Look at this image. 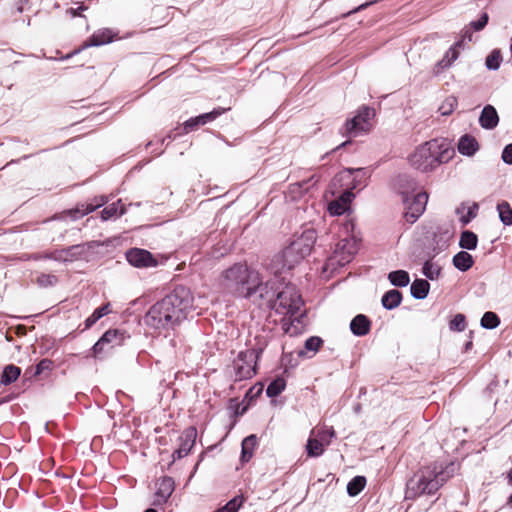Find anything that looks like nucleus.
<instances>
[{"label": "nucleus", "instance_id": "1", "mask_svg": "<svg viewBox=\"0 0 512 512\" xmlns=\"http://www.w3.org/2000/svg\"><path fill=\"white\" fill-rule=\"evenodd\" d=\"M194 297L190 289L176 286L170 293L153 304L144 316L147 326L154 329H174L193 308Z\"/></svg>", "mask_w": 512, "mask_h": 512}, {"label": "nucleus", "instance_id": "2", "mask_svg": "<svg viewBox=\"0 0 512 512\" xmlns=\"http://www.w3.org/2000/svg\"><path fill=\"white\" fill-rule=\"evenodd\" d=\"M457 465L450 462L443 466L438 462L421 466L406 482L405 499L415 500L424 495H434L454 476Z\"/></svg>", "mask_w": 512, "mask_h": 512}, {"label": "nucleus", "instance_id": "3", "mask_svg": "<svg viewBox=\"0 0 512 512\" xmlns=\"http://www.w3.org/2000/svg\"><path fill=\"white\" fill-rule=\"evenodd\" d=\"M454 154L446 144L432 139L420 145L409 157L410 164L417 170L428 172L448 162Z\"/></svg>", "mask_w": 512, "mask_h": 512}, {"label": "nucleus", "instance_id": "4", "mask_svg": "<svg viewBox=\"0 0 512 512\" xmlns=\"http://www.w3.org/2000/svg\"><path fill=\"white\" fill-rule=\"evenodd\" d=\"M257 271L249 269L247 265L236 263L223 271L221 286L233 296L249 298L250 284H255Z\"/></svg>", "mask_w": 512, "mask_h": 512}, {"label": "nucleus", "instance_id": "5", "mask_svg": "<svg viewBox=\"0 0 512 512\" xmlns=\"http://www.w3.org/2000/svg\"><path fill=\"white\" fill-rule=\"evenodd\" d=\"M255 341L253 348L239 352L233 361L235 381L250 379L256 374L257 360L267 346V340L264 336L257 335Z\"/></svg>", "mask_w": 512, "mask_h": 512}, {"label": "nucleus", "instance_id": "6", "mask_svg": "<svg viewBox=\"0 0 512 512\" xmlns=\"http://www.w3.org/2000/svg\"><path fill=\"white\" fill-rule=\"evenodd\" d=\"M317 233L313 228L305 229L300 236L293 240L282 252L283 265L293 268L302 259L308 256L316 242Z\"/></svg>", "mask_w": 512, "mask_h": 512}, {"label": "nucleus", "instance_id": "7", "mask_svg": "<svg viewBox=\"0 0 512 512\" xmlns=\"http://www.w3.org/2000/svg\"><path fill=\"white\" fill-rule=\"evenodd\" d=\"M303 304L297 288L294 285H286L282 291L277 293L272 307L279 314L297 318Z\"/></svg>", "mask_w": 512, "mask_h": 512}, {"label": "nucleus", "instance_id": "8", "mask_svg": "<svg viewBox=\"0 0 512 512\" xmlns=\"http://www.w3.org/2000/svg\"><path fill=\"white\" fill-rule=\"evenodd\" d=\"M375 116V110L369 106L363 105L361 106L357 114L348 119L344 124V131H342L343 135L348 136H357L360 133L368 132L370 130L371 124L370 120Z\"/></svg>", "mask_w": 512, "mask_h": 512}, {"label": "nucleus", "instance_id": "9", "mask_svg": "<svg viewBox=\"0 0 512 512\" xmlns=\"http://www.w3.org/2000/svg\"><path fill=\"white\" fill-rule=\"evenodd\" d=\"M357 244L353 239H341L335 245L333 254L329 258L331 266L343 267L348 264L357 252Z\"/></svg>", "mask_w": 512, "mask_h": 512}, {"label": "nucleus", "instance_id": "10", "mask_svg": "<svg viewBox=\"0 0 512 512\" xmlns=\"http://www.w3.org/2000/svg\"><path fill=\"white\" fill-rule=\"evenodd\" d=\"M428 202V194L418 192L415 195L408 197V200L403 201L405 206L404 218L406 222L413 224L424 213Z\"/></svg>", "mask_w": 512, "mask_h": 512}, {"label": "nucleus", "instance_id": "11", "mask_svg": "<svg viewBox=\"0 0 512 512\" xmlns=\"http://www.w3.org/2000/svg\"><path fill=\"white\" fill-rule=\"evenodd\" d=\"M124 339L125 335L119 329L107 330L92 347L94 356L98 357L105 350L121 345Z\"/></svg>", "mask_w": 512, "mask_h": 512}, {"label": "nucleus", "instance_id": "12", "mask_svg": "<svg viewBox=\"0 0 512 512\" xmlns=\"http://www.w3.org/2000/svg\"><path fill=\"white\" fill-rule=\"evenodd\" d=\"M125 256L128 263L137 268H149L158 265L157 259L151 252L145 249L131 248L126 252Z\"/></svg>", "mask_w": 512, "mask_h": 512}, {"label": "nucleus", "instance_id": "13", "mask_svg": "<svg viewBox=\"0 0 512 512\" xmlns=\"http://www.w3.org/2000/svg\"><path fill=\"white\" fill-rule=\"evenodd\" d=\"M249 288H251L249 291V298L257 294L260 299L266 300L269 303L274 299L275 293L273 291V285L270 282L264 283L258 272L256 283L250 284Z\"/></svg>", "mask_w": 512, "mask_h": 512}, {"label": "nucleus", "instance_id": "14", "mask_svg": "<svg viewBox=\"0 0 512 512\" xmlns=\"http://www.w3.org/2000/svg\"><path fill=\"white\" fill-rule=\"evenodd\" d=\"M395 187L402 196V201L408 200V197L415 195L418 185L414 178L407 174L398 175L395 180Z\"/></svg>", "mask_w": 512, "mask_h": 512}, {"label": "nucleus", "instance_id": "15", "mask_svg": "<svg viewBox=\"0 0 512 512\" xmlns=\"http://www.w3.org/2000/svg\"><path fill=\"white\" fill-rule=\"evenodd\" d=\"M174 491V480L171 477H162L157 483L154 505L165 503Z\"/></svg>", "mask_w": 512, "mask_h": 512}, {"label": "nucleus", "instance_id": "16", "mask_svg": "<svg viewBox=\"0 0 512 512\" xmlns=\"http://www.w3.org/2000/svg\"><path fill=\"white\" fill-rule=\"evenodd\" d=\"M480 126L487 130L494 129L499 123V116L492 105H486L479 117Z\"/></svg>", "mask_w": 512, "mask_h": 512}, {"label": "nucleus", "instance_id": "17", "mask_svg": "<svg viewBox=\"0 0 512 512\" xmlns=\"http://www.w3.org/2000/svg\"><path fill=\"white\" fill-rule=\"evenodd\" d=\"M371 321L364 314L356 315L350 322V330L355 336H365L370 332Z\"/></svg>", "mask_w": 512, "mask_h": 512}, {"label": "nucleus", "instance_id": "18", "mask_svg": "<svg viewBox=\"0 0 512 512\" xmlns=\"http://www.w3.org/2000/svg\"><path fill=\"white\" fill-rule=\"evenodd\" d=\"M479 150V144L475 137L465 134L458 141V151L464 156H473Z\"/></svg>", "mask_w": 512, "mask_h": 512}, {"label": "nucleus", "instance_id": "19", "mask_svg": "<svg viewBox=\"0 0 512 512\" xmlns=\"http://www.w3.org/2000/svg\"><path fill=\"white\" fill-rule=\"evenodd\" d=\"M462 47V41H457L451 46L445 53L444 57L436 63V73L440 70L446 69L452 65V63L458 58V48Z\"/></svg>", "mask_w": 512, "mask_h": 512}, {"label": "nucleus", "instance_id": "20", "mask_svg": "<svg viewBox=\"0 0 512 512\" xmlns=\"http://www.w3.org/2000/svg\"><path fill=\"white\" fill-rule=\"evenodd\" d=\"M114 34L110 29H102L94 32L86 42V46H101L113 41Z\"/></svg>", "mask_w": 512, "mask_h": 512}, {"label": "nucleus", "instance_id": "21", "mask_svg": "<svg viewBox=\"0 0 512 512\" xmlns=\"http://www.w3.org/2000/svg\"><path fill=\"white\" fill-rule=\"evenodd\" d=\"M257 446V436L251 434L243 439L241 444V457L242 463H247L253 457L254 449Z\"/></svg>", "mask_w": 512, "mask_h": 512}, {"label": "nucleus", "instance_id": "22", "mask_svg": "<svg viewBox=\"0 0 512 512\" xmlns=\"http://www.w3.org/2000/svg\"><path fill=\"white\" fill-rule=\"evenodd\" d=\"M402 302V293L399 290L391 289L387 291L381 299L382 306L387 310L397 308Z\"/></svg>", "mask_w": 512, "mask_h": 512}, {"label": "nucleus", "instance_id": "23", "mask_svg": "<svg viewBox=\"0 0 512 512\" xmlns=\"http://www.w3.org/2000/svg\"><path fill=\"white\" fill-rule=\"evenodd\" d=\"M430 284L427 280L416 279L410 287L411 296L417 300L425 299L429 293Z\"/></svg>", "mask_w": 512, "mask_h": 512}, {"label": "nucleus", "instance_id": "24", "mask_svg": "<svg viewBox=\"0 0 512 512\" xmlns=\"http://www.w3.org/2000/svg\"><path fill=\"white\" fill-rule=\"evenodd\" d=\"M453 265L462 272L468 271L474 265V259L466 251H460L453 257Z\"/></svg>", "mask_w": 512, "mask_h": 512}, {"label": "nucleus", "instance_id": "25", "mask_svg": "<svg viewBox=\"0 0 512 512\" xmlns=\"http://www.w3.org/2000/svg\"><path fill=\"white\" fill-rule=\"evenodd\" d=\"M21 374V369L13 364L4 367L0 375V384L7 386L15 382Z\"/></svg>", "mask_w": 512, "mask_h": 512}, {"label": "nucleus", "instance_id": "26", "mask_svg": "<svg viewBox=\"0 0 512 512\" xmlns=\"http://www.w3.org/2000/svg\"><path fill=\"white\" fill-rule=\"evenodd\" d=\"M125 213H126V207L121 204V200H118L117 202H114V203L106 206L101 211V219L103 221H107L116 216H122Z\"/></svg>", "mask_w": 512, "mask_h": 512}, {"label": "nucleus", "instance_id": "27", "mask_svg": "<svg viewBox=\"0 0 512 512\" xmlns=\"http://www.w3.org/2000/svg\"><path fill=\"white\" fill-rule=\"evenodd\" d=\"M107 202V198L105 196H100V202L97 203H88V204H82L81 209L78 207L75 210H71L70 214L74 219H78L80 217H83L93 211H95L97 208L103 206Z\"/></svg>", "mask_w": 512, "mask_h": 512}, {"label": "nucleus", "instance_id": "28", "mask_svg": "<svg viewBox=\"0 0 512 512\" xmlns=\"http://www.w3.org/2000/svg\"><path fill=\"white\" fill-rule=\"evenodd\" d=\"M196 438H197L196 428L188 427L187 429L184 430L182 435L179 437L180 447L187 450L188 452H190L196 442Z\"/></svg>", "mask_w": 512, "mask_h": 512}, {"label": "nucleus", "instance_id": "29", "mask_svg": "<svg viewBox=\"0 0 512 512\" xmlns=\"http://www.w3.org/2000/svg\"><path fill=\"white\" fill-rule=\"evenodd\" d=\"M477 244H478V237L474 232H472L470 230H464L461 233L460 240H459V246L462 249L474 250V249H476Z\"/></svg>", "mask_w": 512, "mask_h": 512}, {"label": "nucleus", "instance_id": "30", "mask_svg": "<svg viewBox=\"0 0 512 512\" xmlns=\"http://www.w3.org/2000/svg\"><path fill=\"white\" fill-rule=\"evenodd\" d=\"M388 280L393 286L406 287L410 282V277L405 270H395L388 274Z\"/></svg>", "mask_w": 512, "mask_h": 512}, {"label": "nucleus", "instance_id": "31", "mask_svg": "<svg viewBox=\"0 0 512 512\" xmlns=\"http://www.w3.org/2000/svg\"><path fill=\"white\" fill-rule=\"evenodd\" d=\"M324 445L325 442L322 441L319 437L309 438L306 445L307 455L310 457H319L324 453Z\"/></svg>", "mask_w": 512, "mask_h": 512}, {"label": "nucleus", "instance_id": "32", "mask_svg": "<svg viewBox=\"0 0 512 512\" xmlns=\"http://www.w3.org/2000/svg\"><path fill=\"white\" fill-rule=\"evenodd\" d=\"M366 486L364 476H355L347 484V493L351 497L357 496Z\"/></svg>", "mask_w": 512, "mask_h": 512}, {"label": "nucleus", "instance_id": "33", "mask_svg": "<svg viewBox=\"0 0 512 512\" xmlns=\"http://www.w3.org/2000/svg\"><path fill=\"white\" fill-rule=\"evenodd\" d=\"M497 211L499 218L505 226L512 225V208L507 201H502L497 204Z\"/></svg>", "mask_w": 512, "mask_h": 512}, {"label": "nucleus", "instance_id": "34", "mask_svg": "<svg viewBox=\"0 0 512 512\" xmlns=\"http://www.w3.org/2000/svg\"><path fill=\"white\" fill-rule=\"evenodd\" d=\"M502 62L501 50L496 48L493 49L490 54L486 57L485 66L488 70L496 71L500 68Z\"/></svg>", "mask_w": 512, "mask_h": 512}, {"label": "nucleus", "instance_id": "35", "mask_svg": "<svg viewBox=\"0 0 512 512\" xmlns=\"http://www.w3.org/2000/svg\"><path fill=\"white\" fill-rule=\"evenodd\" d=\"M286 387V382L283 378L278 377L271 381L266 389V395L269 398L277 397L282 393Z\"/></svg>", "mask_w": 512, "mask_h": 512}, {"label": "nucleus", "instance_id": "36", "mask_svg": "<svg viewBox=\"0 0 512 512\" xmlns=\"http://www.w3.org/2000/svg\"><path fill=\"white\" fill-rule=\"evenodd\" d=\"M480 324L485 329H495L500 325V318L495 312L487 311L483 314Z\"/></svg>", "mask_w": 512, "mask_h": 512}, {"label": "nucleus", "instance_id": "37", "mask_svg": "<svg viewBox=\"0 0 512 512\" xmlns=\"http://www.w3.org/2000/svg\"><path fill=\"white\" fill-rule=\"evenodd\" d=\"M228 110H230V108L217 107L213 109L211 112L197 116L198 123H200L201 125H205L209 122H212Z\"/></svg>", "mask_w": 512, "mask_h": 512}, {"label": "nucleus", "instance_id": "38", "mask_svg": "<svg viewBox=\"0 0 512 512\" xmlns=\"http://www.w3.org/2000/svg\"><path fill=\"white\" fill-rule=\"evenodd\" d=\"M35 282L41 288L53 287L58 283V277L54 274L40 273Z\"/></svg>", "mask_w": 512, "mask_h": 512}, {"label": "nucleus", "instance_id": "39", "mask_svg": "<svg viewBox=\"0 0 512 512\" xmlns=\"http://www.w3.org/2000/svg\"><path fill=\"white\" fill-rule=\"evenodd\" d=\"M441 268L431 262L430 260L426 261L422 268V273L425 277L430 280H435L440 275Z\"/></svg>", "mask_w": 512, "mask_h": 512}, {"label": "nucleus", "instance_id": "40", "mask_svg": "<svg viewBox=\"0 0 512 512\" xmlns=\"http://www.w3.org/2000/svg\"><path fill=\"white\" fill-rule=\"evenodd\" d=\"M347 202L333 200L328 204V212L332 216H340L344 214L347 210Z\"/></svg>", "mask_w": 512, "mask_h": 512}, {"label": "nucleus", "instance_id": "41", "mask_svg": "<svg viewBox=\"0 0 512 512\" xmlns=\"http://www.w3.org/2000/svg\"><path fill=\"white\" fill-rule=\"evenodd\" d=\"M449 328L452 331H464L466 328V317L463 314H456L449 322Z\"/></svg>", "mask_w": 512, "mask_h": 512}, {"label": "nucleus", "instance_id": "42", "mask_svg": "<svg viewBox=\"0 0 512 512\" xmlns=\"http://www.w3.org/2000/svg\"><path fill=\"white\" fill-rule=\"evenodd\" d=\"M456 97L450 96L446 98L443 104L439 107V111L443 116L450 115L457 106Z\"/></svg>", "mask_w": 512, "mask_h": 512}, {"label": "nucleus", "instance_id": "43", "mask_svg": "<svg viewBox=\"0 0 512 512\" xmlns=\"http://www.w3.org/2000/svg\"><path fill=\"white\" fill-rule=\"evenodd\" d=\"M322 344H323V340L320 337L311 336L305 341L304 347L306 350L316 353Z\"/></svg>", "mask_w": 512, "mask_h": 512}, {"label": "nucleus", "instance_id": "44", "mask_svg": "<svg viewBox=\"0 0 512 512\" xmlns=\"http://www.w3.org/2000/svg\"><path fill=\"white\" fill-rule=\"evenodd\" d=\"M52 367L53 361L48 358H44L35 366L34 375L37 376L41 375L45 371H50L52 370Z\"/></svg>", "mask_w": 512, "mask_h": 512}, {"label": "nucleus", "instance_id": "45", "mask_svg": "<svg viewBox=\"0 0 512 512\" xmlns=\"http://www.w3.org/2000/svg\"><path fill=\"white\" fill-rule=\"evenodd\" d=\"M478 204L474 203L472 206L468 207L466 215L460 217V222L462 225H467L472 219L477 216Z\"/></svg>", "mask_w": 512, "mask_h": 512}, {"label": "nucleus", "instance_id": "46", "mask_svg": "<svg viewBox=\"0 0 512 512\" xmlns=\"http://www.w3.org/2000/svg\"><path fill=\"white\" fill-rule=\"evenodd\" d=\"M336 436L335 430L333 427L325 428L318 432V437L325 442L326 445H329L331 439Z\"/></svg>", "mask_w": 512, "mask_h": 512}, {"label": "nucleus", "instance_id": "47", "mask_svg": "<svg viewBox=\"0 0 512 512\" xmlns=\"http://www.w3.org/2000/svg\"><path fill=\"white\" fill-rule=\"evenodd\" d=\"M109 313H111V305L110 303H106L98 308H96L94 310V312L92 313V315L97 319H101L102 317L108 315Z\"/></svg>", "mask_w": 512, "mask_h": 512}, {"label": "nucleus", "instance_id": "48", "mask_svg": "<svg viewBox=\"0 0 512 512\" xmlns=\"http://www.w3.org/2000/svg\"><path fill=\"white\" fill-rule=\"evenodd\" d=\"M501 158L504 163L512 165V143L504 147Z\"/></svg>", "mask_w": 512, "mask_h": 512}, {"label": "nucleus", "instance_id": "49", "mask_svg": "<svg viewBox=\"0 0 512 512\" xmlns=\"http://www.w3.org/2000/svg\"><path fill=\"white\" fill-rule=\"evenodd\" d=\"M200 125L201 124L198 123L197 116L192 117L184 122V131L186 133L191 132V131L195 130L196 128H198Z\"/></svg>", "mask_w": 512, "mask_h": 512}, {"label": "nucleus", "instance_id": "50", "mask_svg": "<svg viewBox=\"0 0 512 512\" xmlns=\"http://www.w3.org/2000/svg\"><path fill=\"white\" fill-rule=\"evenodd\" d=\"M375 2H376V1H368V2H365V3L361 4V5H359L358 7H356V8H354V9H352L351 11H349V12H347V13L343 14V15H342V17H343V18H345V17H347V16H349V15H351V14H353V13H356V12H359V11H361V10H364V9H366L367 7H369V6H371L372 4H374Z\"/></svg>", "mask_w": 512, "mask_h": 512}, {"label": "nucleus", "instance_id": "51", "mask_svg": "<svg viewBox=\"0 0 512 512\" xmlns=\"http://www.w3.org/2000/svg\"><path fill=\"white\" fill-rule=\"evenodd\" d=\"M471 41L472 40V29L467 25L462 30L461 39L459 41H462V44L464 41Z\"/></svg>", "mask_w": 512, "mask_h": 512}, {"label": "nucleus", "instance_id": "52", "mask_svg": "<svg viewBox=\"0 0 512 512\" xmlns=\"http://www.w3.org/2000/svg\"><path fill=\"white\" fill-rule=\"evenodd\" d=\"M82 251H83V247L81 245H72L64 250V252L66 254H69L71 256L81 253Z\"/></svg>", "mask_w": 512, "mask_h": 512}, {"label": "nucleus", "instance_id": "53", "mask_svg": "<svg viewBox=\"0 0 512 512\" xmlns=\"http://www.w3.org/2000/svg\"><path fill=\"white\" fill-rule=\"evenodd\" d=\"M28 259L37 261V260H41V259H56V258L53 256V253H49V254L34 253V254L30 255L28 257Z\"/></svg>", "mask_w": 512, "mask_h": 512}, {"label": "nucleus", "instance_id": "54", "mask_svg": "<svg viewBox=\"0 0 512 512\" xmlns=\"http://www.w3.org/2000/svg\"><path fill=\"white\" fill-rule=\"evenodd\" d=\"M468 26L474 31H481L485 28L479 19L477 21H471Z\"/></svg>", "mask_w": 512, "mask_h": 512}, {"label": "nucleus", "instance_id": "55", "mask_svg": "<svg viewBox=\"0 0 512 512\" xmlns=\"http://www.w3.org/2000/svg\"><path fill=\"white\" fill-rule=\"evenodd\" d=\"M188 454H189V452L187 450H185L179 446V448L174 451L173 457L177 458V459H181V458L187 456Z\"/></svg>", "mask_w": 512, "mask_h": 512}, {"label": "nucleus", "instance_id": "56", "mask_svg": "<svg viewBox=\"0 0 512 512\" xmlns=\"http://www.w3.org/2000/svg\"><path fill=\"white\" fill-rule=\"evenodd\" d=\"M98 320L91 314L84 322L85 329L91 328Z\"/></svg>", "mask_w": 512, "mask_h": 512}, {"label": "nucleus", "instance_id": "57", "mask_svg": "<svg viewBox=\"0 0 512 512\" xmlns=\"http://www.w3.org/2000/svg\"><path fill=\"white\" fill-rule=\"evenodd\" d=\"M353 196L350 192H345L343 195H341L337 200L338 201H345L347 202V208L349 207V203L351 201V197Z\"/></svg>", "mask_w": 512, "mask_h": 512}, {"label": "nucleus", "instance_id": "58", "mask_svg": "<svg viewBox=\"0 0 512 512\" xmlns=\"http://www.w3.org/2000/svg\"><path fill=\"white\" fill-rule=\"evenodd\" d=\"M480 22L483 23V26L485 27L488 24L489 21V15L486 12H483L479 18Z\"/></svg>", "mask_w": 512, "mask_h": 512}, {"label": "nucleus", "instance_id": "59", "mask_svg": "<svg viewBox=\"0 0 512 512\" xmlns=\"http://www.w3.org/2000/svg\"><path fill=\"white\" fill-rule=\"evenodd\" d=\"M85 8L83 6H80L77 10L73 12L74 15H80L79 11L84 10Z\"/></svg>", "mask_w": 512, "mask_h": 512}, {"label": "nucleus", "instance_id": "60", "mask_svg": "<svg viewBox=\"0 0 512 512\" xmlns=\"http://www.w3.org/2000/svg\"><path fill=\"white\" fill-rule=\"evenodd\" d=\"M508 480H509V483L512 484V469L508 473Z\"/></svg>", "mask_w": 512, "mask_h": 512}, {"label": "nucleus", "instance_id": "61", "mask_svg": "<svg viewBox=\"0 0 512 512\" xmlns=\"http://www.w3.org/2000/svg\"><path fill=\"white\" fill-rule=\"evenodd\" d=\"M349 143H350L349 141H345V142H343L342 144H340L336 149H339V148H341V147H344V146H346V145H347V144H349Z\"/></svg>", "mask_w": 512, "mask_h": 512}, {"label": "nucleus", "instance_id": "62", "mask_svg": "<svg viewBox=\"0 0 512 512\" xmlns=\"http://www.w3.org/2000/svg\"><path fill=\"white\" fill-rule=\"evenodd\" d=\"M508 505L512 508V494L510 495L508 499Z\"/></svg>", "mask_w": 512, "mask_h": 512}, {"label": "nucleus", "instance_id": "63", "mask_svg": "<svg viewBox=\"0 0 512 512\" xmlns=\"http://www.w3.org/2000/svg\"><path fill=\"white\" fill-rule=\"evenodd\" d=\"M144 512H157V511L153 508H148Z\"/></svg>", "mask_w": 512, "mask_h": 512}, {"label": "nucleus", "instance_id": "64", "mask_svg": "<svg viewBox=\"0 0 512 512\" xmlns=\"http://www.w3.org/2000/svg\"><path fill=\"white\" fill-rule=\"evenodd\" d=\"M93 201H94L93 203L100 202V197H99V198H97V197H96V198H94V200H93Z\"/></svg>", "mask_w": 512, "mask_h": 512}]
</instances>
